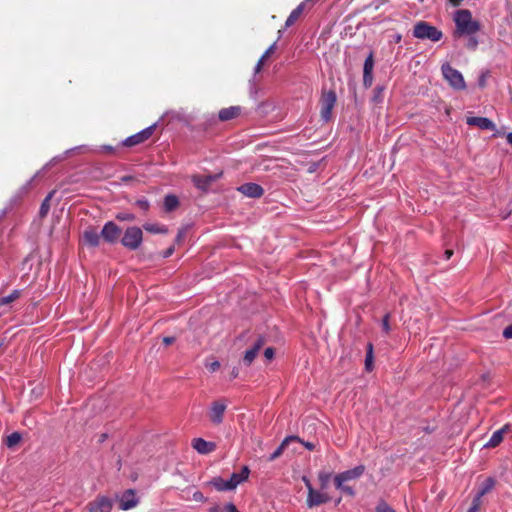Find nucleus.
Masks as SVG:
<instances>
[{"mask_svg":"<svg viewBox=\"0 0 512 512\" xmlns=\"http://www.w3.org/2000/svg\"><path fill=\"white\" fill-rule=\"evenodd\" d=\"M413 36L421 40H430L438 42L442 39V32L436 27L428 24L427 22L420 21L416 23L413 30Z\"/></svg>","mask_w":512,"mask_h":512,"instance_id":"nucleus-3","label":"nucleus"},{"mask_svg":"<svg viewBox=\"0 0 512 512\" xmlns=\"http://www.w3.org/2000/svg\"><path fill=\"white\" fill-rule=\"evenodd\" d=\"M301 443H302V444H303L307 449H309V450H313V449H314V447H315V445H314L313 443H311V442H303V441H301Z\"/></svg>","mask_w":512,"mask_h":512,"instance_id":"nucleus-49","label":"nucleus"},{"mask_svg":"<svg viewBox=\"0 0 512 512\" xmlns=\"http://www.w3.org/2000/svg\"><path fill=\"white\" fill-rule=\"evenodd\" d=\"M175 341L174 337H164L163 342L165 345H170Z\"/></svg>","mask_w":512,"mask_h":512,"instance_id":"nucleus-46","label":"nucleus"},{"mask_svg":"<svg viewBox=\"0 0 512 512\" xmlns=\"http://www.w3.org/2000/svg\"><path fill=\"white\" fill-rule=\"evenodd\" d=\"M495 486V480L491 477L485 479L482 484L479 486L478 492L475 497H479V500L481 501V498L490 492L493 487Z\"/></svg>","mask_w":512,"mask_h":512,"instance_id":"nucleus-22","label":"nucleus"},{"mask_svg":"<svg viewBox=\"0 0 512 512\" xmlns=\"http://www.w3.org/2000/svg\"><path fill=\"white\" fill-rule=\"evenodd\" d=\"M143 228L147 232L153 233V234H165L168 232V229L164 225H161L158 223H145L143 225Z\"/></svg>","mask_w":512,"mask_h":512,"instance_id":"nucleus-26","label":"nucleus"},{"mask_svg":"<svg viewBox=\"0 0 512 512\" xmlns=\"http://www.w3.org/2000/svg\"><path fill=\"white\" fill-rule=\"evenodd\" d=\"M304 9V4L298 5L288 16L285 26L289 27L295 23V21L300 17Z\"/></svg>","mask_w":512,"mask_h":512,"instance_id":"nucleus-27","label":"nucleus"},{"mask_svg":"<svg viewBox=\"0 0 512 512\" xmlns=\"http://www.w3.org/2000/svg\"><path fill=\"white\" fill-rule=\"evenodd\" d=\"M224 510H225L226 512H239V511L236 509L235 505H233V504H231V503H229V504L225 505Z\"/></svg>","mask_w":512,"mask_h":512,"instance_id":"nucleus-44","label":"nucleus"},{"mask_svg":"<svg viewBox=\"0 0 512 512\" xmlns=\"http://www.w3.org/2000/svg\"><path fill=\"white\" fill-rule=\"evenodd\" d=\"M136 204L143 210H147L149 208V203L145 199H139Z\"/></svg>","mask_w":512,"mask_h":512,"instance_id":"nucleus-42","label":"nucleus"},{"mask_svg":"<svg viewBox=\"0 0 512 512\" xmlns=\"http://www.w3.org/2000/svg\"><path fill=\"white\" fill-rule=\"evenodd\" d=\"M210 512H221V508L219 506H214L210 508Z\"/></svg>","mask_w":512,"mask_h":512,"instance_id":"nucleus-52","label":"nucleus"},{"mask_svg":"<svg viewBox=\"0 0 512 512\" xmlns=\"http://www.w3.org/2000/svg\"><path fill=\"white\" fill-rule=\"evenodd\" d=\"M227 408V400L220 399L212 402L209 410V418L214 424H221Z\"/></svg>","mask_w":512,"mask_h":512,"instance_id":"nucleus-7","label":"nucleus"},{"mask_svg":"<svg viewBox=\"0 0 512 512\" xmlns=\"http://www.w3.org/2000/svg\"><path fill=\"white\" fill-rule=\"evenodd\" d=\"M276 48V43H273L266 51L265 53L261 56V58L259 59V61L257 62L256 66H255V69H254V72L255 73H259L262 69V66L264 64V61L274 52Z\"/></svg>","mask_w":512,"mask_h":512,"instance_id":"nucleus-28","label":"nucleus"},{"mask_svg":"<svg viewBox=\"0 0 512 512\" xmlns=\"http://www.w3.org/2000/svg\"><path fill=\"white\" fill-rule=\"evenodd\" d=\"M336 103V94L334 91L324 92L320 101L321 105V118L324 121H329L332 117V110Z\"/></svg>","mask_w":512,"mask_h":512,"instance_id":"nucleus-6","label":"nucleus"},{"mask_svg":"<svg viewBox=\"0 0 512 512\" xmlns=\"http://www.w3.org/2000/svg\"><path fill=\"white\" fill-rule=\"evenodd\" d=\"M377 512H396L393 508L388 506L386 503H380L377 506Z\"/></svg>","mask_w":512,"mask_h":512,"instance_id":"nucleus-38","label":"nucleus"},{"mask_svg":"<svg viewBox=\"0 0 512 512\" xmlns=\"http://www.w3.org/2000/svg\"><path fill=\"white\" fill-rule=\"evenodd\" d=\"M101 233L98 234V232L94 229H87L83 233V239L86 244L90 246H97L100 242Z\"/></svg>","mask_w":512,"mask_h":512,"instance_id":"nucleus-20","label":"nucleus"},{"mask_svg":"<svg viewBox=\"0 0 512 512\" xmlns=\"http://www.w3.org/2000/svg\"><path fill=\"white\" fill-rule=\"evenodd\" d=\"M481 505V501L479 500V497H474L472 501V506L467 512H478Z\"/></svg>","mask_w":512,"mask_h":512,"instance_id":"nucleus-36","label":"nucleus"},{"mask_svg":"<svg viewBox=\"0 0 512 512\" xmlns=\"http://www.w3.org/2000/svg\"><path fill=\"white\" fill-rule=\"evenodd\" d=\"M330 478H331V473L330 472H326V471H320L319 472L318 479H319L320 488H321L322 491H324L328 487Z\"/></svg>","mask_w":512,"mask_h":512,"instance_id":"nucleus-29","label":"nucleus"},{"mask_svg":"<svg viewBox=\"0 0 512 512\" xmlns=\"http://www.w3.org/2000/svg\"><path fill=\"white\" fill-rule=\"evenodd\" d=\"M211 485L215 487L218 491H231L234 490L232 486L230 485L228 480H224L220 477L214 478L211 482Z\"/></svg>","mask_w":512,"mask_h":512,"instance_id":"nucleus-24","label":"nucleus"},{"mask_svg":"<svg viewBox=\"0 0 512 512\" xmlns=\"http://www.w3.org/2000/svg\"><path fill=\"white\" fill-rule=\"evenodd\" d=\"M241 113V108L239 106H231L228 108H223L219 111V119L221 121H228L238 117Z\"/></svg>","mask_w":512,"mask_h":512,"instance_id":"nucleus-18","label":"nucleus"},{"mask_svg":"<svg viewBox=\"0 0 512 512\" xmlns=\"http://www.w3.org/2000/svg\"><path fill=\"white\" fill-rule=\"evenodd\" d=\"M365 365H366L367 370H371V366H372V345L371 344H369V349H368V353L366 356Z\"/></svg>","mask_w":512,"mask_h":512,"instance_id":"nucleus-35","label":"nucleus"},{"mask_svg":"<svg viewBox=\"0 0 512 512\" xmlns=\"http://www.w3.org/2000/svg\"><path fill=\"white\" fill-rule=\"evenodd\" d=\"M382 327L383 330L388 333L390 331V325H389V315L387 314L382 321Z\"/></svg>","mask_w":512,"mask_h":512,"instance_id":"nucleus-40","label":"nucleus"},{"mask_svg":"<svg viewBox=\"0 0 512 512\" xmlns=\"http://www.w3.org/2000/svg\"><path fill=\"white\" fill-rule=\"evenodd\" d=\"M373 67H374L373 55H372V53H370L364 62V69H363L364 84L367 83V78H371Z\"/></svg>","mask_w":512,"mask_h":512,"instance_id":"nucleus-25","label":"nucleus"},{"mask_svg":"<svg viewBox=\"0 0 512 512\" xmlns=\"http://www.w3.org/2000/svg\"><path fill=\"white\" fill-rule=\"evenodd\" d=\"M263 344H264V339L260 337L255 342L253 347L245 352L243 360L246 365H250L253 362V360L257 356L259 350L262 348Z\"/></svg>","mask_w":512,"mask_h":512,"instance_id":"nucleus-17","label":"nucleus"},{"mask_svg":"<svg viewBox=\"0 0 512 512\" xmlns=\"http://www.w3.org/2000/svg\"><path fill=\"white\" fill-rule=\"evenodd\" d=\"M116 218L120 221H133L135 216L132 213L121 212L117 214Z\"/></svg>","mask_w":512,"mask_h":512,"instance_id":"nucleus-34","label":"nucleus"},{"mask_svg":"<svg viewBox=\"0 0 512 512\" xmlns=\"http://www.w3.org/2000/svg\"><path fill=\"white\" fill-rule=\"evenodd\" d=\"M206 367L211 371V372H215L216 370L219 369L220 367V363L218 361H212V362H208L206 364Z\"/></svg>","mask_w":512,"mask_h":512,"instance_id":"nucleus-39","label":"nucleus"},{"mask_svg":"<svg viewBox=\"0 0 512 512\" xmlns=\"http://www.w3.org/2000/svg\"><path fill=\"white\" fill-rule=\"evenodd\" d=\"M506 138H507V142L512 145V132L508 133Z\"/></svg>","mask_w":512,"mask_h":512,"instance_id":"nucleus-53","label":"nucleus"},{"mask_svg":"<svg viewBox=\"0 0 512 512\" xmlns=\"http://www.w3.org/2000/svg\"><path fill=\"white\" fill-rule=\"evenodd\" d=\"M155 127H156V124H153L145 129H143L142 131L126 138L124 140L123 144L125 146L131 147V146L143 143L144 141H146L147 139H149L151 137Z\"/></svg>","mask_w":512,"mask_h":512,"instance_id":"nucleus-8","label":"nucleus"},{"mask_svg":"<svg viewBox=\"0 0 512 512\" xmlns=\"http://www.w3.org/2000/svg\"><path fill=\"white\" fill-rule=\"evenodd\" d=\"M456 30L455 36L475 35L480 30V24L474 20L472 14L467 9L457 10L454 14Z\"/></svg>","mask_w":512,"mask_h":512,"instance_id":"nucleus-1","label":"nucleus"},{"mask_svg":"<svg viewBox=\"0 0 512 512\" xmlns=\"http://www.w3.org/2000/svg\"><path fill=\"white\" fill-rule=\"evenodd\" d=\"M503 336L507 339H512V324L504 329Z\"/></svg>","mask_w":512,"mask_h":512,"instance_id":"nucleus-43","label":"nucleus"},{"mask_svg":"<svg viewBox=\"0 0 512 512\" xmlns=\"http://www.w3.org/2000/svg\"><path fill=\"white\" fill-rule=\"evenodd\" d=\"M193 498L196 501H202L204 499V496L201 492H195Z\"/></svg>","mask_w":512,"mask_h":512,"instance_id":"nucleus-45","label":"nucleus"},{"mask_svg":"<svg viewBox=\"0 0 512 512\" xmlns=\"http://www.w3.org/2000/svg\"><path fill=\"white\" fill-rule=\"evenodd\" d=\"M364 472L365 466L358 465L352 469L338 473L334 477V483L336 488L347 495L354 496V489L347 485V483L359 479L364 474Z\"/></svg>","mask_w":512,"mask_h":512,"instance_id":"nucleus-2","label":"nucleus"},{"mask_svg":"<svg viewBox=\"0 0 512 512\" xmlns=\"http://www.w3.org/2000/svg\"><path fill=\"white\" fill-rule=\"evenodd\" d=\"M130 179H132L131 176H125L122 178L123 181H129Z\"/></svg>","mask_w":512,"mask_h":512,"instance_id":"nucleus-57","label":"nucleus"},{"mask_svg":"<svg viewBox=\"0 0 512 512\" xmlns=\"http://www.w3.org/2000/svg\"><path fill=\"white\" fill-rule=\"evenodd\" d=\"M164 206L167 211H172L178 206V199L174 195H167L164 200Z\"/></svg>","mask_w":512,"mask_h":512,"instance_id":"nucleus-30","label":"nucleus"},{"mask_svg":"<svg viewBox=\"0 0 512 512\" xmlns=\"http://www.w3.org/2000/svg\"><path fill=\"white\" fill-rule=\"evenodd\" d=\"M330 500V497L323 491H316L314 488H310L307 496V505L309 508L319 506Z\"/></svg>","mask_w":512,"mask_h":512,"instance_id":"nucleus-11","label":"nucleus"},{"mask_svg":"<svg viewBox=\"0 0 512 512\" xmlns=\"http://www.w3.org/2000/svg\"><path fill=\"white\" fill-rule=\"evenodd\" d=\"M20 296V291L19 290H14L11 294H9L8 296H5V297H2L0 299V305H6V304H9L13 301H15L16 299H18Z\"/></svg>","mask_w":512,"mask_h":512,"instance_id":"nucleus-33","label":"nucleus"},{"mask_svg":"<svg viewBox=\"0 0 512 512\" xmlns=\"http://www.w3.org/2000/svg\"><path fill=\"white\" fill-rule=\"evenodd\" d=\"M219 175H199L193 177V183L201 190H206L210 184L218 179Z\"/></svg>","mask_w":512,"mask_h":512,"instance_id":"nucleus-16","label":"nucleus"},{"mask_svg":"<svg viewBox=\"0 0 512 512\" xmlns=\"http://www.w3.org/2000/svg\"><path fill=\"white\" fill-rule=\"evenodd\" d=\"M264 356L267 360H271L274 357V350L271 347H268L264 351Z\"/></svg>","mask_w":512,"mask_h":512,"instance_id":"nucleus-41","label":"nucleus"},{"mask_svg":"<svg viewBox=\"0 0 512 512\" xmlns=\"http://www.w3.org/2000/svg\"><path fill=\"white\" fill-rule=\"evenodd\" d=\"M249 472V468L244 466L240 473H233L228 480L232 488L235 489L239 484L247 480Z\"/></svg>","mask_w":512,"mask_h":512,"instance_id":"nucleus-19","label":"nucleus"},{"mask_svg":"<svg viewBox=\"0 0 512 512\" xmlns=\"http://www.w3.org/2000/svg\"><path fill=\"white\" fill-rule=\"evenodd\" d=\"M143 240V233L139 227L132 226L126 229L121 239L124 247L130 250H136L140 247Z\"/></svg>","mask_w":512,"mask_h":512,"instance_id":"nucleus-4","label":"nucleus"},{"mask_svg":"<svg viewBox=\"0 0 512 512\" xmlns=\"http://www.w3.org/2000/svg\"><path fill=\"white\" fill-rule=\"evenodd\" d=\"M467 124L470 126H477L482 130L495 129V124L490 119L485 117H468Z\"/></svg>","mask_w":512,"mask_h":512,"instance_id":"nucleus-15","label":"nucleus"},{"mask_svg":"<svg viewBox=\"0 0 512 512\" xmlns=\"http://www.w3.org/2000/svg\"><path fill=\"white\" fill-rule=\"evenodd\" d=\"M21 441V434L18 432H14L10 434L6 439V445L9 448L16 446Z\"/></svg>","mask_w":512,"mask_h":512,"instance_id":"nucleus-32","label":"nucleus"},{"mask_svg":"<svg viewBox=\"0 0 512 512\" xmlns=\"http://www.w3.org/2000/svg\"><path fill=\"white\" fill-rule=\"evenodd\" d=\"M138 504V498L132 490L126 491L120 498V508L129 510Z\"/></svg>","mask_w":512,"mask_h":512,"instance_id":"nucleus-14","label":"nucleus"},{"mask_svg":"<svg viewBox=\"0 0 512 512\" xmlns=\"http://www.w3.org/2000/svg\"><path fill=\"white\" fill-rule=\"evenodd\" d=\"M508 429V426H504L503 428L495 431L491 438L489 439V441L485 444V447H496L498 446L502 440H503V436H504V433L506 432V430Z\"/></svg>","mask_w":512,"mask_h":512,"instance_id":"nucleus-21","label":"nucleus"},{"mask_svg":"<svg viewBox=\"0 0 512 512\" xmlns=\"http://www.w3.org/2000/svg\"><path fill=\"white\" fill-rule=\"evenodd\" d=\"M442 74L454 89L462 90L466 87L462 74L449 64H444L442 66Z\"/></svg>","mask_w":512,"mask_h":512,"instance_id":"nucleus-5","label":"nucleus"},{"mask_svg":"<svg viewBox=\"0 0 512 512\" xmlns=\"http://www.w3.org/2000/svg\"><path fill=\"white\" fill-rule=\"evenodd\" d=\"M302 480L305 483V486L307 487V490L309 492L310 488H313L311 483H310V480L307 477H305V476L302 478Z\"/></svg>","mask_w":512,"mask_h":512,"instance_id":"nucleus-48","label":"nucleus"},{"mask_svg":"<svg viewBox=\"0 0 512 512\" xmlns=\"http://www.w3.org/2000/svg\"><path fill=\"white\" fill-rule=\"evenodd\" d=\"M174 252V247H170L168 248L164 254H163V257L167 258V257H170Z\"/></svg>","mask_w":512,"mask_h":512,"instance_id":"nucleus-47","label":"nucleus"},{"mask_svg":"<svg viewBox=\"0 0 512 512\" xmlns=\"http://www.w3.org/2000/svg\"><path fill=\"white\" fill-rule=\"evenodd\" d=\"M238 190L247 197L259 198L263 195V188L256 183H245Z\"/></svg>","mask_w":512,"mask_h":512,"instance_id":"nucleus-12","label":"nucleus"},{"mask_svg":"<svg viewBox=\"0 0 512 512\" xmlns=\"http://www.w3.org/2000/svg\"><path fill=\"white\" fill-rule=\"evenodd\" d=\"M121 234V229L112 221L107 222L101 230V237L108 243H115Z\"/></svg>","mask_w":512,"mask_h":512,"instance_id":"nucleus-9","label":"nucleus"},{"mask_svg":"<svg viewBox=\"0 0 512 512\" xmlns=\"http://www.w3.org/2000/svg\"><path fill=\"white\" fill-rule=\"evenodd\" d=\"M192 447L200 454H208L215 450L216 445L202 438H196L192 441Z\"/></svg>","mask_w":512,"mask_h":512,"instance_id":"nucleus-13","label":"nucleus"},{"mask_svg":"<svg viewBox=\"0 0 512 512\" xmlns=\"http://www.w3.org/2000/svg\"><path fill=\"white\" fill-rule=\"evenodd\" d=\"M296 440H299L298 437H295V436L286 437L282 441L280 446L270 455L269 460L273 461V460L277 459L278 457H280L282 455L284 449L288 445V443L291 442V441H296Z\"/></svg>","mask_w":512,"mask_h":512,"instance_id":"nucleus-23","label":"nucleus"},{"mask_svg":"<svg viewBox=\"0 0 512 512\" xmlns=\"http://www.w3.org/2000/svg\"><path fill=\"white\" fill-rule=\"evenodd\" d=\"M101 149L103 151H106V152H113L114 151L113 147L112 146H108V145L102 146Z\"/></svg>","mask_w":512,"mask_h":512,"instance_id":"nucleus-50","label":"nucleus"},{"mask_svg":"<svg viewBox=\"0 0 512 512\" xmlns=\"http://www.w3.org/2000/svg\"><path fill=\"white\" fill-rule=\"evenodd\" d=\"M372 83V77L371 78H367V83L365 84L366 86H370Z\"/></svg>","mask_w":512,"mask_h":512,"instance_id":"nucleus-56","label":"nucleus"},{"mask_svg":"<svg viewBox=\"0 0 512 512\" xmlns=\"http://www.w3.org/2000/svg\"><path fill=\"white\" fill-rule=\"evenodd\" d=\"M54 191L50 192L46 198L43 200L42 204H41V207H40V215L43 217V216H46L49 209H50V201L54 195Z\"/></svg>","mask_w":512,"mask_h":512,"instance_id":"nucleus-31","label":"nucleus"},{"mask_svg":"<svg viewBox=\"0 0 512 512\" xmlns=\"http://www.w3.org/2000/svg\"><path fill=\"white\" fill-rule=\"evenodd\" d=\"M453 5H459L463 0H449Z\"/></svg>","mask_w":512,"mask_h":512,"instance_id":"nucleus-54","label":"nucleus"},{"mask_svg":"<svg viewBox=\"0 0 512 512\" xmlns=\"http://www.w3.org/2000/svg\"><path fill=\"white\" fill-rule=\"evenodd\" d=\"M452 255H453V250L448 249L445 251V258L447 260L450 259Z\"/></svg>","mask_w":512,"mask_h":512,"instance_id":"nucleus-51","label":"nucleus"},{"mask_svg":"<svg viewBox=\"0 0 512 512\" xmlns=\"http://www.w3.org/2000/svg\"><path fill=\"white\" fill-rule=\"evenodd\" d=\"M112 501L105 497L99 496L88 505L89 512H111Z\"/></svg>","mask_w":512,"mask_h":512,"instance_id":"nucleus-10","label":"nucleus"},{"mask_svg":"<svg viewBox=\"0 0 512 512\" xmlns=\"http://www.w3.org/2000/svg\"><path fill=\"white\" fill-rule=\"evenodd\" d=\"M183 237V232H179L176 238V241L179 242Z\"/></svg>","mask_w":512,"mask_h":512,"instance_id":"nucleus-55","label":"nucleus"},{"mask_svg":"<svg viewBox=\"0 0 512 512\" xmlns=\"http://www.w3.org/2000/svg\"><path fill=\"white\" fill-rule=\"evenodd\" d=\"M469 36V39H468V42H467V47L469 49H475L478 45V40L476 39V37L474 35H468Z\"/></svg>","mask_w":512,"mask_h":512,"instance_id":"nucleus-37","label":"nucleus"}]
</instances>
